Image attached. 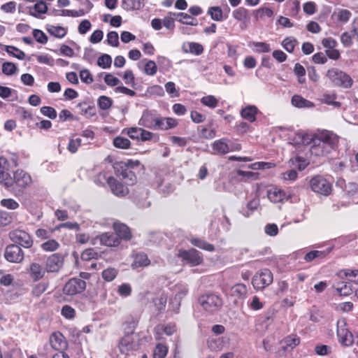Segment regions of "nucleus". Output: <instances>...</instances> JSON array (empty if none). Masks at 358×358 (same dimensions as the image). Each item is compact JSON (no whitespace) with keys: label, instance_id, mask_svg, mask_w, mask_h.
Returning a JSON list of instances; mask_svg holds the SVG:
<instances>
[{"label":"nucleus","instance_id":"1","mask_svg":"<svg viewBox=\"0 0 358 358\" xmlns=\"http://www.w3.org/2000/svg\"><path fill=\"white\" fill-rule=\"evenodd\" d=\"M31 183V176L22 169H17L13 173V177L10 176L3 185L15 196H20Z\"/></svg>","mask_w":358,"mask_h":358},{"label":"nucleus","instance_id":"2","mask_svg":"<svg viewBox=\"0 0 358 358\" xmlns=\"http://www.w3.org/2000/svg\"><path fill=\"white\" fill-rule=\"evenodd\" d=\"M327 78L336 87L349 89L353 85V80L347 73L338 68H331L326 73Z\"/></svg>","mask_w":358,"mask_h":358},{"label":"nucleus","instance_id":"3","mask_svg":"<svg viewBox=\"0 0 358 358\" xmlns=\"http://www.w3.org/2000/svg\"><path fill=\"white\" fill-rule=\"evenodd\" d=\"M199 303L206 311L211 313L218 311L223 305L222 299L215 294L201 295Z\"/></svg>","mask_w":358,"mask_h":358},{"label":"nucleus","instance_id":"4","mask_svg":"<svg viewBox=\"0 0 358 358\" xmlns=\"http://www.w3.org/2000/svg\"><path fill=\"white\" fill-rule=\"evenodd\" d=\"M273 273L268 268L257 272L252 279V284L255 289H263L273 282Z\"/></svg>","mask_w":358,"mask_h":358},{"label":"nucleus","instance_id":"5","mask_svg":"<svg viewBox=\"0 0 358 358\" xmlns=\"http://www.w3.org/2000/svg\"><path fill=\"white\" fill-rule=\"evenodd\" d=\"M311 189L324 196H328L331 192V184L324 178L316 176L310 180Z\"/></svg>","mask_w":358,"mask_h":358},{"label":"nucleus","instance_id":"6","mask_svg":"<svg viewBox=\"0 0 358 358\" xmlns=\"http://www.w3.org/2000/svg\"><path fill=\"white\" fill-rule=\"evenodd\" d=\"M11 241L24 248H30L34 243L31 236L25 231L15 229L9 233Z\"/></svg>","mask_w":358,"mask_h":358},{"label":"nucleus","instance_id":"7","mask_svg":"<svg viewBox=\"0 0 358 358\" xmlns=\"http://www.w3.org/2000/svg\"><path fill=\"white\" fill-rule=\"evenodd\" d=\"M86 288V282L80 278H71L64 286V294L74 296L83 292Z\"/></svg>","mask_w":358,"mask_h":358},{"label":"nucleus","instance_id":"8","mask_svg":"<svg viewBox=\"0 0 358 358\" xmlns=\"http://www.w3.org/2000/svg\"><path fill=\"white\" fill-rule=\"evenodd\" d=\"M337 336L339 343L345 346H350L354 343V338L350 331L346 328L344 320L337 322Z\"/></svg>","mask_w":358,"mask_h":358},{"label":"nucleus","instance_id":"9","mask_svg":"<svg viewBox=\"0 0 358 358\" xmlns=\"http://www.w3.org/2000/svg\"><path fill=\"white\" fill-rule=\"evenodd\" d=\"M4 257L10 262L20 263L23 261L24 255L19 245L11 244L6 248Z\"/></svg>","mask_w":358,"mask_h":358},{"label":"nucleus","instance_id":"10","mask_svg":"<svg viewBox=\"0 0 358 358\" xmlns=\"http://www.w3.org/2000/svg\"><path fill=\"white\" fill-rule=\"evenodd\" d=\"M312 145L310 148V152L311 155H314L316 157H322L327 155L331 153L334 150L333 147L329 146V145H325L324 143H322L320 141L317 139L313 136L312 138Z\"/></svg>","mask_w":358,"mask_h":358},{"label":"nucleus","instance_id":"11","mask_svg":"<svg viewBox=\"0 0 358 358\" xmlns=\"http://www.w3.org/2000/svg\"><path fill=\"white\" fill-rule=\"evenodd\" d=\"M180 257L192 266L199 265L203 262V257L200 252L192 248L189 250L180 252Z\"/></svg>","mask_w":358,"mask_h":358},{"label":"nucleus","instance_id":"12","mask_svg":"<svg viewBox=\"0 0 358 358\" xmlns=\"http://www.w3.org/2000/svg\"><path fill=\"white\" fill-rule=\"evenodd\" d=\"M159 116L154 114L152 111L145 110L143 112L142 116L138 121V124L152 130H157V122H158Z\"/></svg>","mask_w":358,"mask_h":358},{"label":"nucleus","instance_id":"13","mask_svg":"<svg viewBox=\"0 0 358 358\" xmlns=\"http://www.w3.org/2000/svg\"><path fill=\"white\" fill-rule=\"evenodd\" d=\"M314 137L322 143H324V144L329 145L334 148H336L338 143V136L332 131L328 130L320 131L314 135Z\"/></svg>","mask_w":358,"mask_h":358},{"label":"nucleus","instance_id":"14","mask_svg":"<svg viewBox=\"0 0 358 358\" xmlns=\"http://www.w3.org/2000/svg\"><path fill=\"white\" fill-rule=\"evenodd\" d=\"M64 259L59 253H54L48 257L45 262V268L47 272H57L62 266Z\"/></svg>","mask_w":358,"mask_h":358},{"label":"nucleus","instance_id":"15","mask_svg":"<svg viewBox=\"0 0 358 358\" xmlns=\"http://www.w3.org/2000/svg\"><path fill=\"white\" fill-rule=\"evenodd\" d=\"M107 183L109 185L112 192L118 196H123L128 194L129 189L127 186L117 181L114 177H109L107 179Z\"/></svg>","mask_w":358,"mask_h":358},{"label":"nucleus","instance_id":"16","mask_svg":"<svg viewBox=\"0 0 358 358\" xmlns=\"http://www.w3.org/2000/svg\"><path fill=\"white\" fill-rule=\"evenodd\" d=\"M50 343L52 348L57 351H63L67 347L65 338L60 332L52 334L50 338Z\"/></svg>","mask_w":358,"mask_h":358},{"label":"nucleus","instance_id":"17","mask_svg":"<svg viewBox=\"0 0 358 358\" xmlns=\"http://www.w3.org/2000/svg\"><path fill=\"white\" fill-rule=\"evenodd\" d=\"M113 229L115 231V235L120 241H129L131 238V233L129 228L124 224L115 222L113 224Z\"/></svg>","mask_w":358,"mask_h":358},{"label":"nucleus","instance_id":"18","mask_svg":"<svg viewBox=\"0 0 358 358\" xmlns=\"http://www.w3.org/2000/svg\"><path fill=\"white\" fill-rule=\"evenodd\" d=\"M11 169L10 162L5 157H0V183L4 185L10 177L9 171Z\"/></svg>","mask_w":358,"mask_h":358},{"label":"nucleus","instance_id":"19","mask_svg":"<svg viewBox=\"0 0 358 358\" xmlns=\"http://www.w3.org/2000/svg\"><path fill=\"white\" fill-rule=\"evenodd\" d=\"M157 130H169L178 126V122L173 117H163L159 116L158 122H157Z\"/></svg>","mask_w":358,"mask_h":358},{"label":"nucleus","instance_id":"20","mask_svg":"<svg viewBox=\"0 0 358 358\" xmlns=\"http://www.w3.org/2000/svg\"><path fill=\"white\" fill-rule=\"evenodd\" d=\"M99 240L102 245L108 247H116L120 244V238L115 234L110 232L101 234Z\"/></svg>","mask_w":358,"mask_h":358},{"label":"nucleus","instance_id":"21","mask_svg":"<svg viewBox=\"0 0 358 358\" xmlns=\"http://www.w3.org/2000/svg\"><path fill=\"white\" fill-rule=\"evenodd\" d=\"M182 49L185 53H190L196 56L203 54L204 50L203 45L196 42H187L184 43Z\"/></svg>","mask_w":358,"mask_h":358},{"label":"nucleus","instance_id":"22","mask_svg":"<svg viewBox=\"0 0 358 358\" xmlns=\"http://www.w3.org/2000/svg\"><path fill=\"white\" fill-rule=\"evenodd\" d=\"M47 272L45 267L43 268L38 263L33 262L30 265L29 273L31 278L34 280L37 281L43 278Z\"/></svg>","mask_w":358,"mask_h":358},{"label":"nucleus","instance_id":"23","mask_svg":"<svg viewBox=\"0 0 358 358\" xmlns=\"http://www.w3.org/2000/svg\"><path fill=\"white\" fill-rule=\"evenodd\" d=\"M137 344L134 342L132 335H126L120 342V348L122 352L137 349Z\"/></svg>","mask_w":358,"mask_h":358},{"label":"nucleus","instance_id":"24","mask_svg":"<svg viewBox=\"0 0 358 358\" xmlns=\"http://www.w3.org/2000/svg\"><path fill=\"white\" fill-rule=\"evenodd\" d=\"M258 113V108L255 106H248L244 108H242L241 110V116L249 121L250 122H253L256 120V115Z\"/></svg>","mask_w":358,"mask_h":358},{"label":"nucleus","instance_id":"25","mask_svg":"<svg viewBox=\"0 0 358 358\" xmlns=\"http://www.w3.org/2000/svg\"><path fill=\"white\" fill-rule=\"evenodd\" d=\"M300 343V338L296 335H289L285 337L282 341V348L284 350H291Z\"/></svg>","mask_w":358,"mask_h":358},{"label":"nucleus","instance_id":"26","mask_svg":"<svg viewBox=\"0 0 358 358\" xmlns=\"http://www.w3.org/2000/svg\"><path fill=\"white\" fill-rule=\"evenodd\" d=\"M267 196L271 202L278 203L285 199L286 194L282 189L274 187L268 191Z\"/></svg>","mask_w":358,"mask_h":358},{"label":"nucleus","instance_id":"27","mask_svg":"<svg viewBox=\"0 0 358 358\" xmlns=\"http://www.w3.org/2000/svg\"><path fill=\"white\" fill-rule=\"evenodd\" d=\"M148 192L146 189H142L140 192H136L135 201L140 208H148L150 206V201H148Z\"/></svg>","mask_w":358,"mask_h":358},{"label":"nucleus","instance_id":"28","mask_svg":"<svg viewBox=\"0 0 358 358\" xmlns=\"http://www.w3.org/2000/svg\"><path fill=\"white\" fill-rule=\"evenodd\" d=\"M121 5L126 10H140L144 6V0H122Z\"/></svg>","mask_w":358,"mask_h":358},{"label":"nucleus","instance_id":"29","mask_svg":"<svg viewBox=\"0 0 358 358\" xmlns=\"http://www.w3.org/2000/svg\"><path fill=\"white\" fill-rule=\"evenodd\" d=\"M248 289L247 286L243 283H237L231 287V294L238 299L246 297Z\"/></svg>","mask_w":358,"mask_h":358},{"label":"nucleus","instance_id":"30","mask_svg":"<svg viewBox=\"0 0 358 358\" xmlns=\"http://www.w3.org/2000/svg\"><path fill=\"white\" fill-rule=\"evenodd\" d=\"M291 102L294 106L297 108H310L314 106L311 101L297 94L292 97Z\"/></svg>","mask_w":358,"mask_h":358},{"label":"nucleus","instance_id":"31","mask_svg":"<svg viewBox=\"0 0 358 358\" xmlns=\"http://www.w3.org/2000/svg\"><path fill=\"white\" fill-rule=\"evenodd\" d=\"M225 141L226 140L224 138L215 141L212 146L213 150L220 155L228 153L230 150Z\"/></svg>","mask_w":358,"mask_h":358},{"label":"nucleus","instance_id":"32","mask_svg":"<svg viewBox=\"0 0 358 358\" xmlns=\"http://www.w3.org/2000/svg\"><path fill=\"white\" fill-rule=\"evenodd\" d=\"M176 20L180 22L182 24L196 26L198 24V22L196 19L192 17L189 15L185 13H176Z\"/></svg>","mask_w":358,"mask_h":358},{"label":"nucleus","instance_id":"33","mask_svg":"<svg viewBox=\"0 0 358 358\" xmlns=\"http://www.w3.org/2000/svg\"><path fill=\"white\" fill-rule=\"evenodd\" d=\"M259 206V199L255 198L247 203L246 208L242 210V214L243 216L248 217L258 208Z\"/></svg>","mask_w":358,"mask_h":358},{"label":"nucleus","instance_id":"34","mask_svg":"<svg viewBox=\"0 0 358 358\" xmlns=\"http://www.w3.org/2000/svg\"><path fill=\"white\" fill-rule=\"evenodd\" d=\"M190 242L193 245L206 251L212 252L215 250L213 245L201 238H194L191 239Z\"/></svg>","mask_w":358,"mask_h":358},{"label":"nucleus","instance_id":"35","mask_svg":"<svg viewBox=\"0 0 358 358\" xmlns=\"http://www.w3.org/2000/svg\"><path fill=\"white\" fill-rule=\"evenodd\" d=\"M150 261L148 259L147 255L145 253L137 254L134 258L132 266L134 268H138L141 266H147L150 264Z\"/></svg>","mask_w":358,"mask_h":358},{"label":"nucleus","instance_id":"36","mask_svg":"<svg viewBox=\"0 0 358 358\" xmlns=\"http://www.w3.org/2000/svg\"><path fill=\"white\" fill-rule=\"evenodd\" d=\"M207 13L211 19L215 21L221 22L225 19L223 15L222 10L219 6H211L208 8Z\"/></svg>","mask_w":358,"mask_h":358},{"label":"nucleus","instance_id":"37","mask_svg":"<svg viewBox=\"0 0 358 358\" xmlns=\"http://www.w3.org/2000/svg\"><path fill=\"white\" fill-rule=\"evenodd\" d=\"M59 246L60 245L59 242L52 238H49L48 241L41 244V248L43 251L48 252L56 251L59 248Z\"/></svg>","mask_w":358,"mask_h":358},{"label":"nucleus","instance_id":"38","mask_svg":"<svg viewBox=\"0 0 358 358\" xmlns=\"http://www.w3.org/2000/svg\"><path fill=\"white\" fill-rule=\"evenodd\" d=\"M176 331V327L175 324H169L166 325L165 327H164V326H157L155 328V332H156L155 338L156 339H159V334L160 331L164 332L167 336H171Z\"/></svg>","mask_w":358,"mask_h":358},{"label":"nucleus","instance_id":"39","mask_svg":"<svg viewBox=\"0 0 358 358\" xmlns=\"http://www.w3.org/2000/svg\"><path fill=\"white\" fill-rule=\"evenodd\" d=\"M113 144L117 148L128 149L130 148L131 142L128 138L118 136L114 138Z\"/></svg>","mask_w":358,"mask_h":358},{"label":"nucleus","instance_id":"40","mask_svg":"<svg viewBox=\"0 0 358 358\" xmlns=\"http://www.w3.org/2000/svg\"><path fill=\"white\" fill-rule=\"evenodd\" d=\"M117 176L122 177V179L128 180L127 185H132L136 181L134 173L127 168L122 169V171L117 173Z\"/></svg>","mask_w":358,"mask_h":358},{"label":"nucleus","instance_id":"41","mask_svg":"<svg viewBox=\"0 0 358 358\" xmlns=\"http://www.w3.org/2000/svg\"><path fill=\"white\" fill-rule=\"evenodd\" d=\"M140 135L141 136L139 139L142 141H153L154 142H157L159 139V137L157 134L145 130L143 128H141Z\"/></svg>","mask_w":358,"mask_h":358},{"label":"nucleus","instance_id":"42","mask_svg":"<svg viewBox=\"0 0 358 358\" xmlns=\"http://www.w3.org/2000/svg\"><path fill=\"white\" fill-rule=\"evenodd\" d=\"M176 13L169 12L168 15L162 20L163 25L169 30L173 31L175 27L174 21L176 19Z\"/></svg>","mask_w":358,"mask_h":358},{"label":"nucleus","instance_id":"43","mask_svg":"<svg viewBox=\"0 0 358 358\" xmlns=\"http://www.w3.org/2000/svg\"><path fill=\"white\" fill-rule=\"evenodd\" d=\"M328 252L320 250H311L304 256V260L306 262H310L313 260L320 258H324Z\"/></svg>","mask_w":358,"mask_h":358},{"label":"nucleus","instance_id":"44","mask_svg":"<svg viewBox=\"0 0 358 358\" xmlns=\"http://www.w3.org/2000/svg\"><path fill=\"white\" fill-rule=\"evenodd\" d=\"M100 257V254L96 252L94 248H87L81 254V259L83 261H90L92 259H96Z\"/></svg>","mask_w":358,"mask_h":358},{"label":"nucleus","instance_id":"45","mask_svg":"<svg viewBox=\"0 0 358 358\" xmlns=\"http://www.w3.org/2000/svg\"><path fill=\"white\" fill-rule=\"evenodd\" d=\"M250 46L255 48V52L258 53H266L271 50L270 45L265 42L253 41L250 43Z\"/></svg>","mask_w":358,"mask_h":358},{"label":"nucleus","instance_id":"46","mask_svg":"<svg viewBox=\"0 0 358 358\" xmlns=\"http://www.w3.org/2000/svg\"><path fill=\"white\" fill-rule=\"evenodd\" d=\"M294 73L297 76L298 82L300 84L305 83V82H306V78H305L306 69L301 64H300L299 63H296L294 65Z\"/></svg>","mask_w":358,"mask_h":358},{"label":"nucleus","instance_id":"47","mask_svg":"<svg viewBox=\"0 0 358 358\" xmlns=\"http://www.w3.org/2000/svg\"><path fill=\"white\" fill-rule=\"evenodd\" d=\"M112 58L108 54L101 55L97 59V65L104 69H109L111 66Z\"/></svg>","mask_w":358,"mask_h":358},{"label":"nucleus","instance_id":"48","mask_svg":"<svg viewBox=\"0 0 358 358\" xmlns=\"http://www.w3.org/2000/svg\"><path fill=\"white\" fill-rule=\"evenodd\" d=\"M201 103L210 108H215L218 105V99L213 95H208L201 99Z\"/></svg>","mask_w":358,"mask_h":358},{"label":"nucleus","instance_id":"49","mask_svg":"<svg viewBox=\"0 0 358 358\" xmlns=\"http://www.w3.org/2000/svg\"><path fill=\"white\" fill-rule=\"evenodd\" d=\"M298 41L293 37H287L282 41V47L288 52H292Z\"/></svg>","mask_w":358,"mask_h":358},{"label":"nucleus","instance_id":"50","mask_svg":"<svg viewBox=\"0 0 358 358\" xmlns=\"http://www.w3.org/2000/svg\"><path fill=\"white\" fill-rule=\"evenodd\" d=\"M233 17L238 21H245L250 17L248 10L243 7H240L234 10Z\"/></svg>","mask_w":358,"mask_h":358},{"label":"nucleus","instance_id":"51","mask_svg":"<svg viewBox=\"0 0 358 358\" xmlns=\"http://www.w3.org/2000/svg\"><path fill=\"white\" fill-rule=\"evenodd\" d=\"M168 352L166 345L159 343L156 345L153 352V358H165Z\"/></svg>","mask_w":358,"mask_h":358},{"label":"nucleus","instance_id":"52","mask_svg":"<svg viewBox=\"0 0 358 358\" xmlns=\"http://www.w3.org/2000/svg\"><path fill=\"white\" fill-rule=\"evenodd\" d=\"M236 173L238 176L241 177L245 181L251 180H256L259 178V173L252 171H245L242 170H237Z\"/></svg>","mask_w":358,"mask_h":358},{"label":"nucleus","instance_id":"53","mask_svg":"<svg viewBox=\"0 0 358 358\" xmlns=\"http://www.w3.org/2000/svg\"><path fill=\"white\" fill-rule=\"evenodd\" d=\"M175 299L180 301L187 295L188 288L185 285L178 284L175 286Z\"/></svg>","mask_w":358,"mask_h":358},{"label":"nucleus","instance_id":"54","mask_svg":"<svg viewBox=\"0 0 358 358\" xmlns=\"http://www.w3.org/2000/svg\"><path fill=\"white\" fill-rule=\"evenodd\" d=\"M153 303L157 310L162 311L165 309L167 303V296L166 294H161L159 296L153 299Z\"/></svg>","mask_w":358,"mask_h":358},{"label":"nucleus","instance_id":"55","mask_svg":"<svg viewBox=\"0 0 358 358\" xmlns=\"http://www.w3.org/2000/svg\"><path fill=\"white\" fill-rule=\"evenodd\" d=\"M6 51L8 52V55H12L13 57L18 59H23L25 57L24 52L15 46H7L6 48Z\"/></svg>","mask_w":358,"mask_h":358},{"label":"nucleus","instance_id":"56","mask_svg":"<svg viewBox=\"0 0 358 358\" xmlns=\"http://www.w3.org/2000/svg\"><path fill=\"white\" fill-rule=\"evenodd\" d=\"M97 103L101 110H105L109 109L112 106L113 100L110 97L103 95L99 96Z\"/></svg>","mask_w":358,"mask_h":358},{"label":"nucleus","instance_id":"57","mask_svg":"<svg viewBox=\"0 0 358 358\" xmlns=\"http://www.w3.org/2000/svg\"><path fill=\"white\" fill-rule=\"evenodd\" d=\"M118 273V271L115 268H108L103 271L102 278L108 282L113 280Z\"/></svg>","mask_w":358,"mask_h":358},{"label":"nucleus","instance_id":"58","mask_svg":"<svg viewBox=\"0 0 358 358\" xmlns=\"http://www.w3.org/2000/svg\"><path fill=\"white\" fill-rule=\"evenodd\" d=\"M336 95L335 94H324L322 96V101L328 105H332L335 107H340L341 103L336 101Z\"/></svg>","mask_w":358,"mask_h":358},{"label":"nucleus","instance_id":"59","mask_svg":"<svg viewBox=\"0 0 358 358\" xmlns=\"http://www.w3.org/2000/svg\"><path fill=\"white\" fill-rule=\"evenodd\" d=\"M48 31L52 36L62 38L66 34V30L62 27L51 26L48 29Z\"/></svg>","mask_w":358,"mask_h":358},{"label":"nucleus","instance_id":"60","mask_svg":"<svg viewBox=\"0 0 358 358\" xmlns=\"http://www.w3.org/2000/svg\"><path fill=\"white\" fill-rule=\"evenodd\" d=\"M352 37L354 36L352 33L350 34L348 31L342 33L341 35V42L345 48L351 47L353 45Z\"/></svg>","mask_w":358,"mask_h":358},{"label":"nucleus","instance_id":"61","mask_svg":"<svg viewBox=\"0 0 358 358\" xmlns=\"http://www.w3.org/2000/svg\"><path fill=\"white\" fill-rule=\"evenodd\" d=\"M157 71L156 63L152 60H148L144 67V72L148 76H154Z\"/></svg>","mask_w":358,"mask_h":358},{"label":"nucleus","instance_id":"62","mask_svg":"<svg viewBox=\"0 0 358 358\" xmlns=\"http://www.w3.org/2000/svg\"><path fill=\"white\" fill-rule=\"evenodd\" d=\"M17 66L12 62H4L2 64V72L6 76L13 75L17 71Z\"/></svg>","mask_w":358,"mask_h":358},{"label":"nucleus","instance_id":"63","mask_svg":"<svg viewBox=\"0 0 358 358\" xmlns=\"http://www.w3.org/2000/svg\"><path fill=\"white\" fill-rule=\"evenodd\" d=\"M352 16V13L347 9H339L337 13V20L341 22L346 23Z\"/></svg>","mask_w":358,"mask_h":358},{"label":"nucleus","instance_id":"64","mask_svg":"<svg viewBox=\"0 0 358 358\" xmlns=\"http://www.w3.org/2000/svg\"><path fill=\"white\" fill-rule=\"evenodd\" d=\"M32 34L34 38L38 43L41 44H45L48 42V36L43 31L35 29L33 30Z\"/></svg>","mask_w":358,"mask_h":358}]
</instances>
